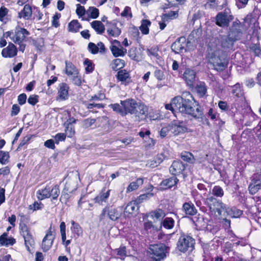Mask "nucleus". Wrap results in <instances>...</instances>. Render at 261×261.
Returning <instances> with one entry per match:
<instances>
[{
	"label": "nucleus",
	"instance_id": "1",
	"mask_svg": "<svg viewBox=\"0 0 261 261\" xmlns=\"http://www.w3.org/2000/svg\"><path fill=\"white\" fill-rule=\"evenodd\" d=\"M120 104L123 106L125 116L128 113L134 115L135 121H140L145 118L148 114V107L144 103L137 102L133 99L121 100Z\"/></svg>",
	"mask_w": 261,
	"mask_h": 261
},
{
	"label": "nucleus",
	"instance_id": "2",
	"mask_svg": "<svg viewBox=\"0 0 261 261\" xmlns=\"http://www.w3.org/2000/svg\"><path fill=\"white\" fill-rule=\"evenodd\" d=\"M176 104L177 112L190 115L197 119L202 117V111L198 106L195 108L191 100L177 96Z\"/></svg>",
	"mask_w": 261,
	"mask_h": 261
},
{
	"label": "nucleus",
	"instance_id": "3",
	"mask_svg": "<svg viewBox=\"0 0 261 261\" xmlns=\"http://www.w3.org/2000/svg\"><path fill=\"white\" fill-rule=\"evenodd\" d=\"M208 59V62L218 71H223L227 66V56L221 49L217 48L209 53Z\"/></svg>",
	"mask_w": 261,
	"mask_h": 261
},
{
	"label": "nucleus",
	"instance_id": "4",
	"mask_svg": "<svg viewBox=\"0 0 261 261\" xmlns=\"http://www.w3.org/2000/svg\"><path fill=\"white\" fill-rule=\"evenodd\" d=\"M205 203L211 212L215 214L217 213L219 216L224 215L225 211L227 210V205L223 203L221 200L210 195L205 199Z\"/></svg>",
	"mask_w": 261,
	"mask_h": 261
},
{
	"label": "nucleus",
	"instance_id": "5",
	"mask_svg": "<svg viewBox=\"0 0 261 261\" xmlns=\"http://www.w3.org/2000/svg\"><path fill=\"white\" fill-rule=\"evenodd\" d=\"M168 247L164 244L151 245L149 247L150 257L152 261H162L166 257Z\"/></svg>",
	"mask_w": 261,
	"mask_h": 261
},
{
	"label": "nucleus",
	"instance_id": "6",
	"mask_svg": "<svg viewBox=\"0 0 261 261\" xmlns=\"http://www.w3.org/2000/svg\"><path fill=\"white\" fill-rule=\"evenodd\" d=\"M195 240L192 237L185 233H182L178 239L177 248L179 251L186 253L192 252L194 249Z\"/></svg>",
	"mask_w": 261,
	"mask_h": 261
},
{
	"label": "nucleus",
	"instance_id": "7",
	"mask_svg": "<svg viewBox=\"0 0 261 261\" xmlns=\"http://www.w3.org/2000/svg\"><path fill=\"white\" fill-rule=\"evenodd\" d=\"M30 35V33L25 29L17 27L14 30V32L8 31L4 34V37L6 38L9 37L11 40L15 43H20L23 42L27 36Z\"/></svg>",
	"mask_w": 261,
	"mask_h": 261
},
{
	"label": "nucleus",
	"instance_id": "8",
	"mask_svg": "<svg viewBox=\"0 0 261 261\" xmlns=\"http://www.w3.org/2000/svg\"><path fill=\"white\" fill-rule=\"evenodd\" d=\"M122 215V209L121 207H114L107 205L103 208L100 215V219H103L106 216L112 221H117Z\"/></svg>",
	"mask_w": 261,
	"mask_h": 261
},
{
	"label": "nucleus",
	"instance_id": "9",
	"mask_svg": "<svg viewBox=\"0 0 261 261\" xmlns=\"http://www.w3.org/2000/svg\"><path fill=\"white\" fill-rule=\"evenodd\" d=\"M233 18V17L230 14L229 10H225L223 12L217 14L216 16V23L221 27H227Z\"/></svg>",
	"mask_w": 261,
	"mask_h": 261
},
{
	"label": "nucleus",
	"instance_id": "10",
	"mask_svg": "<svg viewBox=\"0 0 261 261\" xmlns=\"http://www.w3.org/2000/svg\"><path fill=\"white\" fill-rule=\"evenodd\" d=\"M107 122L105 117H97L96 118H88L83 120L82 122V127L84 128L91 127L94 128L101 127Z\"/></svg>",
	"mask_w": 261,
	"mask_h": 261
},
{
	"label": "nucleus",
	"instance_id": "11",
	"mask_svg": "<svg viewBox=\"0 0 261 261\" xmlns=\"http://www.w3.org/2000/svg\"><path fill=\"white\" fill-rule=\"evenodd\" d=\"M55 231L50 227L42 242L41 247L44 252L47 251L51 247L55 238Z\"/></svg>",
	"mask_w": 261,
	"mask_h": 261
},
{
	"label": "nucleus",
	"instance_id": "12",
	"mask_svg": "<svg viewBox=\"0 0 261 261\" xmlns=\"http://www.w3.org/2000/svg\"><path fill=\"white\" fill-rule=\"evenodd\" d=\"M242 35V31L240 22L239 20L233 21L229 28L228 35L236 41L241 39Z\"/></svg>",
	"mask_w": 261,
	"mask_h": 261
},
{
	"label": "nucleus",
	"instance_id": "13",
	"mask_svg": "<svg viewBox=\"0 0 261 261\" xmlns=\"http://www.w3.org/2000/svg\"><path fill=\"white\" fill-rule=\"evenodd\" d=\"M186 41L185 37H181L176 40L171 45V49L175 54L182 53L186 50Z\"/></svg>",
	"mask_w": 261,
	"mask_h": 261
},
{
	"label": "nucleus",
	"instance_id": "14",
	"mask_svg": "<svg viewBox=\"0 0 261 261\" xmlns=\"http://www.w3.org/2000/svg\"><path fill=\"white\" fill-rule=\"evenodd\" d=\"M17 48L12 42H9L8 46L3 48L2 51V55L5 58H12L17 55Z\"/></svg>",
	"mask_w": 261,
	"mask_h": 261
},
{
	"label": "nucleus",
	"instance_id": "15",
	"mask_svg": "<svg viewBox=\"0 0 261 261\" xmlns=\"http://www.w3.org/2000/svg\"><path fill=\"white\" fill-rule=\"evenodd\" d=\"M69 87L67 84L65 83L60 84L58 89L57 100L63 101L67 99L69 95Z\"/></svg>",
	"mask_w": 261,
	"mask_h": 261
},
{
	"label": "nucleus",
	"instance_id": "16",
	"mask_svg": "<svg viewBox=\"0 0 261 261\" xmlns=\"http://www.w3.org/2000/svg\"><path fill=\"white\" fill-rule=\"evenodd\" d=\"M261 188V179L258 175L252 177L251 182L249 186V190L251 194H255Z\"/></svg>",
	"mask_w": 261,
	"mask_h": 261
},
{
	"label": "nucleus",
	"instance_id": "17",
	"mask_svg": "<svg viewBox=\"0 0 261 261\" xmlns=\"http://www.w3.org/2000/svg\"><path fill=\"white\" fill-rule=\"evenodd\" d=\"M187 84L190 87H193V84L195 81L196 72L194 70L191 69H186L183 74Z\"/></svg>",
	"mask_w": 261,
	"mask_h": 261
},
{
	"label": "nucleus",
	"instance_id": "18",
	"mask_svg": "<svg viewBox=\"0 0 261 261\" xmlns=\"http://www.w3.org/2000/svg\"><path fill=\"white\" fill-rule=\"evenodd\" d=\"M169 128L171 135L174 136L185 133L187 129L185 127L180 124V122L175 121L169 124Z\"/></svg>",
	"mask_w": 261,
	"mask_h": 261
},
{
	"label": "nucleus",
	"instance_id": "19",
	"mask_svg": "<svg viewBox=\"0 0 261 261\" xmlns=\"http://www.w3.org/2000/svg\"><path fill=\"white\" fill-rule=\"evenodd\" d=\"M219 40L221 46L224 49H232L236 42L228 35H220Z\"/></svg>",
	"mask_w": 261,
	"mask_h": 261
},
{
	"label": "nucleus",
	"instance_id": "20",
	"mask_svg": "<svg viewBox=\"0 0 261 261\" xmlns=\"http://www.w3.org/2000/svg\"><path fill=\"white\" fill-rule=\"evenodd\" d=\"M117 79L125 85H127L131 82V77L129 73L125 70H121L117 72L116 75Z\"/></svg>",
	"mask_w": 261,
	"mask_h": 261
},
{
	"label": "nucleus",
	"instance_id": "21",
	"mask_svg": "<svg viewBox=\"0 0 261 261\" xmlns=\"http://www.w3.org/2000/svg\"><path fill=\"white\" fill-rule=\"evenodd\" d=\"M174 223L175 222L173 218L166 217L158 225V227H155L156 231H158L162 229V226L166 229H171L173 228Z\"/></svg>",
	"mask_w": 261,
	"mask_h": 261
},
{
	"label": "nucleus",
	"instance_id": "22",
	"mask_svg": "<svg viewBox=\"0 0 261 261\" xmlns=\"http://www.w3.org/2000/svg\"><path fill=\"white\" fill-rule=\"evenodd\" d=\"M185 169V166L181 162L175 161L170 167L169 171L172 175H176L181 173Z\"/></svg>",
	"mask_w": 261,
	"mask_h": 261
},
{
	"label": "nucleus",
	"instance_id": "23",
	"mask_svg": "<svg viewBox=\"0 0 261 261\" xmlns=\"http://www.w3.org/2000/svg\"><path fill=\"white\" fill-rule=\"evenodd\" d=\"M178 181V179L175 176H172L163 180L160 184V188L162 189H170L175 186Z\"/></svg>",
	"mask_w": 261,
	"mask_h": 261
},
{
	"label": "nucleus",
	"instance_id": "24",
	"mask_svg": "<svg viewBox=\"0 0 261 261\" xmlns=\"http://www.w3.org/2000/svg\"><path fill=\"white\" fill-rule=\"evenodd\" d=\"M32 15V9L31 7L29 5H24L23 9L18 13V17L19 18H23L24 19H29Z\"/></svg>",
	"mask_w": 261,
	"mask_h": 261
},
{
	"label": "nucleus",
	"instance_id": "25",
	"mask_svg": "<svg viewBox=\"0 0 261 261\" xmlns=\"http://www.w3.org/2000/svg\"><path fill=\"white\" fill-rule=\"evenodd\" d=\"M243 214V211L235 207L229 208L227 206V210L225 211L224 216H230L231 218H237Z\"/></svg>",
	"mask_w": 261,
	"mask_h": 261
},
{
	"label": "nucleus",
	"instance_id": "26",
	"mask_svg": "<svg viewBox=\"0 0 261 261\" xmlns=\"http://www.w3.org/2000/svg\"><path fill=\"white\" fill-rule=\"evenodd\" d=\"M206 5L211 9L220 10L226 6V0L221 3L219 0H211L208 2Z\"/></svg>",
	"mask_w": 261,
	"mask_h": 261
},
{
	"label": "nucleus",
	"instance_id": "27",
	"mask_svg": "<svg viewBox=\"0 0 261 261\" xmlns=\"http://www.w3.org/2000/svg\"><path fill=\"white\" fill-rule=\"evenodd\" d=\"M182 209L186 215L190 216H193L197 212L194 205L191 202L185 203L183 204Z\"/></svg>",
	"mask_w": 261,
	"mask_h": 261
},
{
	"label": "nucleus",
	"instance_id": "28",
	"mask_svg": "<svg viewBox=\"0 0 261 261\" xmlns=\"http://www.w3.org/2000/svg\"><path fill=\"white\" fill-rule=\"evenodd\" d=\"M118 47L116 45H112L110 46L111 51L115 57L124 56L127 52V50L125 48L121 47Z\"/></svg>",
	"mask_w": 261,
	"mask_h": 261
},
{
	"label": "nucleus",
	"instance_id": "29",
	"mask_svg": "<svg viewBox=\"0 0 261 261\" xmlns=\"http://www.w3.org/2000/svg\"><path fill=\"white\" fill-rule=\"evenodd\" d=\"M15 243V239L12 237L8 238L7 234L6 233H3L0 237V244L3 246H12Z\"/></svg>",
	"mask_w": 261,
	"mask_h": 261
},
{
	"label": "nucleus",
	"instance_id": "30",
	"mask_svg": "<svg viewBox=\"0 0 261 261\" xmlns=\"http://www.w3.org/2000/svg\"><path fill=\"white\" fill-rule=\"evenodd\" d=\"M50 188L46 186L45 188L38 190L36 196L39 200H43L50 197Z\"/></svg>",
	"mask_w": 261,
	"mask_h": 261
},
{
	"label": "nucleus",
	"instance_id": "31",
	"mask_svg": "<svg viewBox=\"0 0 261 261\" xmlns=\"http://www.w3.org/2000/svg\"><path fill=\"white\" fill-rule=\"evenodd\" d=\"M65 64V72L68 76L72 77L73 75H75V74H79L77 69L71 62L66 61Z\"/></svg>",
	"mask_w": 261,
	"mask_h": 261
},
{
	"label": "nucleus",
	"instance_id": "32",
	"mask_svg": "<svg viewBox=\"0 0 261 261\" xmlns=\"http://www.w3.org/2000/svg\"><path fill=\"white\" fill-rule=\"evenodd\" d=\"M91 26L97 34H102L105 32V25L100 21L94 20L92 21L91 23Z\"/></svg>",
	"mask_w": 261,
	"mask_h": 261
},
{
	"label": "nucleus",
	"instance_id": "33",
	"mask_svg": "<svg viewBox=\"0 0 261 261\" xmlns=\"http://www.w3.org/2000/svg\"><path fill=\"white\" fill-rule=\"evenodd\" d=\"M110 190H108L106 192H100L95 198L94 200L96 203L101 204L103 202H106L110 196Z\"/></svg>",
	"mask_w": 261,
	"mask_h": 261
},
{
	"label": "nucleus",
	"instance_id": "34",
	"mask_svg": "<svg viewBox=\"0 0 261 261\" xmlns=\"http://www.w3.org/2000/svg\"><path fill=\"white\" fill-rule=\"evenodd\" d=\"M144 179L142 178H138L135 181L132 182L129 184L127 188V192H132L137 190L140 186L143 184Z\"/></svg>",
	"mask_w": 261,
	"mask_h": 261
},
{
	"label": "nucleus",
	"instance_id": "35",
	"mask_svg": "<svg viewBox=\"0 0 261 261\" xmlns=\"http://www.w3.org/2000/svg\"><path fill=\"white\" fill-rule=\"evenodd\" d=\"M196 92L200 97H203L207 91L205 84L204 82L199 83L195 87Z\"/></svg>",
	"mask_w": 261,
	"mask_h": 261
},
{
	"label": "nucleus",
	"instance_id": "36",
	"mask_svg": "<svg viewBox=\"0 0 261 261\" xmlns=\"http://www.w3.org/2000/svg\"><path fill=\"white\" fill-rule=\"evenodd\" d=\"M137 204H137L136 201H131L129 203H128L124 209V215H125L126 213H128V214H132L134 212L137 211L138 210Z\"/></svg>",
	"mask_w": 261,
	"mask_h": 261
},
{
	"label": "nucleus",
	"instance_id": "37",
	"mask_svg": "<svg viewBox=\"0 0 261 261\" xmlns=\"http://www.w3.org/2000/svg\"><path fill=\"white\" fill-rule=\"evenodd\" d=\"M82 26L77 20H73L69 23L68 30L69 32L75 33L79 31Z\"/></svg>",
	"mask_w": 261,
	"mask_h": 261
},
{
	"label": "nucleus",
	"instance_id": "38",
	"mask_svg": "<svg viewBox=\"0 0 261 261\" xmlns=\"http://www.w3.org/2000/svg\"><path fill=\"white\" fill-rule=\"evenodd\" d=\"M125 65V61L120 59H116L111 64L112 68L115 71L122 68Z\"/></svg>",
	"mask_w": 261,
	"mask_h": 261
},
{
	"label": "nucleus",
	"instance_id": "39",
	"mask_svg": "<svg viewBox=\"0 0 261 261\" xmlns=\"http://www.w3.org/2000/svg\"><path fill=\"white\" fill-rule=\"evenodd\" d=\"M151 25V22L148 19H143L141 21L140 29L142 34L147 35L149 33V27Z\"/></svg>",
	"mask_w": 261,
	"mask_h": 261
},
{
	"label": "nucleus",
	"instance_id": "40",
	"mask_svg": "<svg viewBox=\"0 0 261 261\" xmlns=\"http://www.w3.org/2000/svg\"><path fill=\"white\" fill-rule=\"evenodd\" d=\"M109 107L111 108L113 110L119 114L121 115L124 116H125V112L124 109L123 108V106L119 105V103H114L111 104Z\"/></svg>",
	"mask_w": 261,
	"mask_h": 261
},
{
	"label": "nucleus",
	"instance_id": "41",
	"mask_svg": "<svg viewBox=\"0 0 261 261\" xmlns=\"http://www.w3.org/2000/svg\"><path fill=\"white\" fill-rule=\"evenodd\" d=\"M181 158L184 161L189 163H193L194 158L193 155L190 152H184L181 154Z\"/></svg>",
	"mask_w": 261,
	"mask_h": 261
},
{
	"label": "nucleus",
	"instance_id": "42",
	"mask_svg": "<svg viewBox=\"0 0 261 261\" xmlns=\"http://www.w3.org/2000/svg\"><path fill=\"white\" fill-rule=\"evenodd\" d=\"M166 216L165 213L162 209H157L151 213L152 218H155L156 219L161 220Z\"/></svg>",
	"mask_w": 261,
	"mask_h": 261
},
{
	"label": "nucleus",
	"instance_id": "43",
	"mask_svg": "<svg viewBox=\"0 0 261 261\" xmlns=\"http://www.w3.org/2000/svg\"><path fill=\"white\" fill-rule=\"evenodd\" d=\"M24 240V244L28 250H30V247L34 245V241L32 234L30 233L23 237Z\"/></svg>",
	"mask_w": 261,
	"mask_h": 261
},
{
	"label": "nucleus",
	"instance_id": "44",
	"mask_svg": "<svg viewBox=\"0 0 261 261\" xmlns=\"http://www.w3.org/2000/svg\"><path fill=\"white\" fill-rule=\"evenodd\" d=\"M9 153L7 151H0V163L6 165L9 162Z\"/></svg>",
	"mask_w": 261,
	"mask_h": 261
},
{
	"label": "nucleus",
	"instance_id": "45",
	"mask_svg": "<svg viewBox=\"0 0 261 261\" xmlns=\"http://www.w3.org/2000/svg\"><path fill=\"white\" fill-rule=\"evenodd\" d=\"M108 34L112 37H117L119 36L121 34V30L120 29L115 25L112 29H108L107 30Z\"/></svg>",
	"mask_w": 261,
	"mask_h": 261
},
{
	"label": "nucleus",
	"instance_id": "46",
	"mask_svg": "<svg viewBox=\"0 0 261 261\" xmlns=\"http://www.w3.org/2000/svg\"><path fill=\"white\" fill-rule=\"evenodd\" d=\"M177 99V96L172 99L171 103L166 104L165 105V108L167 110H171L172 112H177L176 111V102Z\"/></svg>",
	"mask_w": 261,
	"mask_h": 261
},
{
	"label": "nucleus",
	"instance_id": "47",
	"mask_svg": "<svg viewBox=\"0 0 261 261\" xmlns=\"http://www.w3.org/2000/svg\"><path fill=\"white\" fill-rule=\"evenodd\" d=\"M71 224L73 226V227L71 228L73 232L76 233L77 236L82 235L83 231L80 225L78 223H75L74 221H71Z\"/></svg>",
	"mask_w": 261,
	"mask_h": 261
},
{
	"label": "nucleus",
	"instance_id": "48",
	"mask_svg": "<svg viewBox=\"0 0 261 261\" xmlns=\"http://www.w3.org/2000/svg\"><path fill=\"white\" fill-rule=\"evenodd\" d=\"M59 187L55 185L51 189L50 188V197H52L53 199H57L60 194Z\"/></svg>",
	"mask_w": 261,
	"mask_h": 261
},
{
	"label": "nucleus",
	"instance_id": "49",
	"mask_svg": "<svg viewBox=\"0 0 261 261\" xmlns=\"http://www.w3.org/2000/svg\"><path fill=\"white\" fill-rule=\"evenodd\" d=\"M87 12L89 14L90 17L93 19H95L99 16V10L95 7H89Z\"/></svg>",
	"mask_w": 261,
	"mask_h": 261
},
{
	"label": "nucleus",
	"instance_id": "50",
	"mask_svg": "<svg viewBox=\"0 0 261 261\" xmlns=\"http://www.w3.org/2000/svg\"><path fill=\"white\" fill-rule=\"evenodd\" d=\"M212 194L217 197H221L224 195V191L221 187L216 186L212 189Z\"/></svg>",
	"mask_w": 261,
	"mask_h": 261
},
{
	"label": "nucleus",
	"instance_id": "51",
	"mask_svg": "<svg viewBox=\"0 0 261 261\" xmlns=\"http://www.w3.org/2000/svg\"><path fill=\"white\" fill-rule=\"evenodd\" d=\"M74 127L70 123L67 124L65 128V134L66 136L71 138L74 135Z\"/></svg>",
	"mask_w": 261,
	"mask_h": 261
},
{
	"label": "nucleus",
	"instance_id": "52",
	"mask_svg": "<svg viewBox=\"0 0 261 261\" xmlns=\"http://www.w3.org/2000/svg\"><path fill=\"white\" fill-rule=\"evenodd\" d=\"M232 93L237 97L240 96L242 94V89L241 85L237 83L232 87Z\"/></svg>",
	"mask_w": 261,
	"mask_h": 261
},
{
	"label": "nucleus",
	"instance_id": "53",
	"mask_svg": "<svg viewBox=\"0 0 261 261\" xmlns=\"http://www.w3.org/2000/svg\"><path fill=\"white\" fill-rule=\"evenodd\" d=\"M153 196V194L151 193H147L140 195L135 200L137 204H139L143 202L144 200L149 198Z\"/></svg>",
	"mask_w": 261,
	"mask_h": 261
},
{
	"label": "nucleus",
	"instance_id": "54",
	"mask_svg": "<svg viewBox=\"0 0 261 261\" xmlns=\"http://www.w3.org/2000/svg\"><path fill=\"white\" fill-rule=\"evenodd\" d=\"M167 152L164 151L162 153L158 154L156 156L155 158V162L158 163L159 165L166 158H167Z\"/></svg>",
	"mask_w": 261,
	"mask_h": 261
},
{
	"label": "nucleus",
	"instance_id": "55",
	"mask_svg": "<svg viewBox=\"0 0 261 261\" xmlns=\"http://www.w3.org/2000/svg\"><path fill=\"white\" fill-rule=\"evenodd\" d=\"M104 107H105V105L103 104L96 103L94 101L92 102L87 104L86 106L87 108L88 109H92L94 108L102 109V108H103Z\"/></svg>",
	"mask_w": 261,
	"mask_h": 261
},
{
	"label": "nucleus",
	"instance_id": "56",
	"mask_svg": "<svg viewBox=\"0 0 261 261\" xmlns=\"http://www.w3.org/2000/svg\"><path fill=\"white\" fill-rule=\"evenodd\" d=\"M160 135L162 138H164L166 136H171L172 135L170 132V129L169 128V125L161 129L160 130Z\"/></svg>",
	"mask_w": 261,
	"mask_h": 261
},
{
	"label": "nucleus",
	"instance_id": "57",
	"mask_svg": "<svg viewBox=\"0 0 261 261\" xmlns=\"http://www.w3.org/2000/svg\"><path fill=\"white\" fill-rule=\"evenodd\" d=\"M20 233L22 237L27 236V234L30 233V230L27 225L24 223L20 224Z\"/></svg>",
	"mask_w": 261,
	"mask_h": 261
},
{
	"label": "nucleus",
	"instance_id": "58",
	"mask_svg": "<svg viewBox=\"0 0 261 261\" xmlns=\"http://www.w3.org/2000/svg\"><path fill=\"white\" fill-rule=\"evenodd\" d=\"M84 64L86 66L85 70L87 73L92 72L93 70V67L92 63L91 61L88 59H86L84 61Z\"/></svg>",
	"mask_w": 261,
	"mask_h": 261
},
{
	"label": "nucleus",
	"instance_id": "59",
	"mask_svg": "<svg viewBox=\"0 0 261 261\" xmlns=\"http://www.w3.org/2000/svg\"><path fill=\"white\" fill-rule=\"evenodd\" d=\"M88 50L92 54H96L98 52V46L94 43L90 42L88 44Z\"/></svg>",
	"mask_w": 261,
	"mask_h": 261
},
{
	"label": "nucleus",
	"instance_id": "60",
	"mask_svg": "<svg viewBox=\"0 0 261 261\" xmlns=\"http://www.w3.org/2000/svg\"><path fill=\"white\" fill-rule=\"evenodd\" d=\"M43 204L41 202H34L32 204L29 205V208L33 211L40 210L42 208Z\"/></svg>",
	"mask_w": 261,
	"mask_h": 261
},
{
	"label": "nucleus",
	"instance_id": "61",
	"mask_svg": "<svg viewBox=\"0 0 261 261\" xmlns=\"http://www.w3.org/2000/svg\"><path fill=\"white\" fill-rule=\"evenodd\" d=\"M117 255H119L121 258H124L126 256V248L124 246L120 247L116 250Z\"/></svg>",
	"mask_w": 261,
	"mask_h": 261
},
{
	"label": "nucleus",
	"instance_id": "62",
	"mask_svg": "<svg viewBox=\"0 0 261 261\" xmlns=\"http://www.w3.org/2000/svg\"><path fill=\"white\" fill-rule=\"evenodd\" d=\"M147 53L148 55L153 56L157 58L160 57L158 54V49L155 47L148 49L147 50Z\"/></svg>",
	"mask_w": 261,
	"mask_h": 261
},
{
	"label": "nucleus",
	"instance_id": "63",
	"mask_svg": "<svg viewBox=\"0 0 261 261\" xmlns=\"http://www.w3.org/2000/svg\"><path fill=\"white\" fill-rule=\"evenodd\" d=\"M106 98L105 95L102 93L99 94L98 95H95L92 96L90 99V101H97L105 99Z\"/></svg>",
	"mask_w": 261,
	"mask_h": 261
},
{
	"label": "nucleus",
	"instance_id": "64",
	"mask_svg": "<svg viewBox=\"0 0 261 261\" xmlns=\"http://www.w3.org/2000/svg\"><path fill=\"white\" fill-rule=\"evenodd\" d=\"M20 112V107L17 104H14L12 106L11 111V116H14L17 115L19 112Z\"/></svg>",
	"mask_w": 261,
	"mask_h": 261
}]
</instances>
